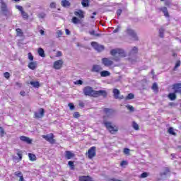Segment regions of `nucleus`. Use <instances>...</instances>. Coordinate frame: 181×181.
I'll return each mask as SVG.
<instances>
[{"mask_svg":"<svg viewBox=\"0 0 181 181\" xmlns=\"http://www.w3.org/2000/svg\"><path fill=\"white\" fill-rule=\"evenodd\" d=\"M79 181H91V177L88 175H81L78 177Z\"/></svg>","mask_w":181,"mask_h":181,"instance_id":"22","label":"nucleus"},{"mask_svg":"<svg viewBox=\"0 0 181 181\" xmlns=\"http://www.w3.org/2000/svg\"><path fill=\"white\" fill-rule=\"evenodd\" d=\"M180 64H181L180 60H177L175 63L174 68H173V71H176V70L178 69V67H180Z\"/></svg>","mask_w":181,"mask_h":181,"instance_id":"32","label":"nucleus"},{"mask_svg":"<svg viewBox=\"0 0 181 181\" xmlns=\"http://www.w3.org/2000/svg\"><path fill=\"white\" fill-rule=\"evenodd\" d=\"M69 166H70L71 170H74V161H69L68 162Z\"/></svg>","mask_w":181,"mask_h":181,"instance_id":"40","label":"nucleus"},{"mask_svg":"<svg viewBox=\"0 0 181 181\" xmlns=\"http://www.w3.org/2000/svg\"><path fill=\"white\" fill-rule=\"evenodd\" d=\"M81 4L83 6V8H87V6L90 5V1H88V0H82Z\"/></svg>","mask_w":181,"mask_h":181,"instance_id":"31","label":"nucleus"},{"mask_svg":"<svg viewBox=\"0 0 181 181\" xmlns=\"http://www.w3.org/2000/svg\"><path fill=\"white\" fill-rule=\"evenodd\" d=\"M38 54L41 57H46V54H45V50L42 48L38 49Z\"/></svg>","mask_w":181,"mask_h":181,"instance_id":"29","label":"nucleus"},{"mask_svg":"<svg viewBox=\"0 0 181 181\" xmlns=\"http://www.w3.org/2000/svg\"><path fill=\"white\" fill-rule=\"evenodd\" d=\"M118 32H119V28H117L113 30V33H118Z\"/></svg>","mask_w":181,"mask_h":181,"instance_id":"61","label":"nucleus"},{"mask_svg":"<svg viewBox=\"0 0 181 181\" xmlns=\"http://www.w3.org/2000/svg\"><path fill=\"white\" fill-rule=\"evenodd\" d=\"M68 105L70 110H74V105L73 103H69Z\"/></svg>","mask_w":181,"mask_h":181,"instance_id":"57","label":"nucleus"},{"mask_svg":"<svg viewBox=\"0 0 181 181\" xmlns=\"http://www.w3.org/2000/svg\"><path fill=\"white\" fill-rule=\"evenodd\" d=\"M91 95L92 97H100L102 95V97H104L105 98L107 95V91L105 90H91Z\"/></svg>","mask_w":181,"mask_h":181,"instance_id":"3","label":"nucleus"},{"mask_svg":"<svg viewBox=\"0 0 181 181\" xmlns=\"http://www.w3.org/2000/svg\"><path fill=\"white\" fill-rule=\"evenodd\" d=\"M103 64L105 66V67H110L114 64V62L111 60L110 58H103L102 59Z\"/></svg>","mask_w":181,"mask_h":181,"instance_id":"9","label":"nucleus"},{"mask_svg":"<svg viewBox=\"0 0 181 181\" xmlns=\"http://www.w3.org/2000/svg\"><path fill=\"white\" fill-rule=\"evenodd\" d=\"M135 98V95L133 93H129L126 97V100H134Z\"/></svg>","mask_w":181,"mask_h":181,"instance_id":"37","label":"nucleus"},{"mask_svg":"<svg viewBox=\"0 0 181 181\" xmlns=\"http://www.w3.org/2000/svg\"><path fill=\"white\" fill-rule=\"evenodd\" d=\"M42 138L45 139L47 142L53 145L54 144H56V140L54 139V134L53 133H51L47 135H42Z\"/></svg>","mask_w":181,"mask_h":181,"instance_id":"5","label":"nucleus"},{"mask_svg":"<svg viewBox=\"0 0 181 181\" xmlns=\"http://www.w3.org/2000/svg\"><path fill=\"white\" fill-rule=\"evenodd\" d=\"M160 11H162L163 13H164V16H165V18H169V12L168 11V8L166 7H162L160 8Z\"/></svg>","mask_w":181,"mask_h":181,"instance_id":"24","label":"nucleus"},{"mask_svg":"<svg viewBox=\"0 0 181 181\" xmlns=\"http://www.w3.org/2000/svg\"><path fill=\"white\" fill-rule=\"evenodd\" d=\"M62 52H60V51H58L57 52V57H62Z\"/></svg>","mask_w":181,"mask_h":181,"instance_id":"59","label":"nucleus"},{"mask_svg":"<svg viewBox=\"0 0 181 181\" xmlns=\"http://www.w3.org/2000/svg\"><path fill=\"white\" fill-rule=\"evenodd\" d=\"M66 35H70V30L69 29L65 30Z\"/></svg>","mask_w":181,"mask_h":181,"instance_id":"64","label":"nucleus"},{"mask_svg":"<svg viewBox=\"0 0 181 181\" xmlns=\"http://www.w3.org/2000/svg\"><path fill=\"white\" fill-rule=\"evenodd\" d=\"M122 13V9L117 10V16H121Z\"/></svg>","mask_w":181,"mask_h":181,"instance_id":"56","label":"nucleus"},{"mask_svg":"<svg viewBox=\"0 0 181 181\" xmlns=\"http://www.w3.org/2000/svg\"><path fill=\"white\" fill-rule=\"evenodd\" d=\"M61 5L62 6H63L64 8H67V6H70L71 4L69 1L67 0H62L61 1Z\"/></svg>","mask_w":181,"mask_h":181,"instance_id":"25","label":"nucleus"},{"mask_svg":"<svg viewBox=\"0 0 181 181\" xmlns=\"http://www.w3.org/2000/svg\"><path fill=\"white\" fill-rule=\"evenodd\" d=\"M159 36H160V37H162V38H163L164 37V36H165V35H164V33H165V29L163 28H160L159 29Z\"/></svg>","mask_w":181,"mask_h":181,"instance_id":"33","label":"nucleus"},{"mask_svg":"<svg viewBox=\"0 0 181 181\" xmlns=\"http://www.w3.org/2000/svg\"><path fill=\"white\" fill-rule=\"evenodd\" d=\"M28 158H29L30 160H31V162H35V160H36V159H37L36 155H35L32 153H28Z\"/></svg>","mask_w":181,"mask_h":181,"instance_id":"27","label":"nucleus"},{"mask_svg":"<svg viewBox=\"0 0 181 181\" xmlns=\"http://www.w3.org/2000/svg\"><path fill=\"white\" fill-rule=\"evenodd\" d=\"M80 19H78L77 17H73L72 18V23H74L75 25H77V23H81Z\"/></svg>","mask_w":181,"mask_h":181,"instance_id":"35","label":"nucleus"},{"mask_svg":"<svg viewBox=\"0 0 181 181\" xmlns=\"http://www.w3.org/2000/svg\"><path fill=\"white\" fill-rule=\"evenodd\" d=\"M1 12L4 13V15H5V16H6V15H8V7L6 6V4L5 3H2L1 4Z\"/></svg>","mask_w":181,"mask_h":181,"instance_id":"19","label":"nucleus"},{"mask_svg":"<svg viewBox=\"0 0 181 181\" xmlns=\"http://www.w3.org/2000/svg\"><path fill=\"white\" fill-rule=\"evenodd\" d=\"M148 174L146 172H144L143 173L141 174V175L139 176L140 179H145V177H148Z\"/></svg>","mask_w":181,"mask_h":181,"instance_id":"41","label":"nucleus"},{"mask_svg":"<svg viewBox=\"0 0 181 181\" xmlns=\"http://www.w3.org/2000/svg\"><path fill=\"white\" fill-rule=\"evenodd\" d=\"M126 33H127L129 36L132 37L133 40H135V41L139 40V38L138 37V35H136V33L132 28H127Z\"/></svg>","mask_w":181,"mask_h":181,"instance_id":"4","label":"nucleus"},{"mask_svg":"<svg viewBox=\"0 0 181 181\" xmlns=\"http://www.w3.org/2000/svg\"><path fill=\"white\" fill-rule=\"evenodd\" d=\"M5 130H4V128L0 127V136L1 138L5 136Z\"/></svg>","mask_w":181,"mask_h":181,"instance_id":"44","label":"nucleus"},{"mask_svg":"<svg viewBox=\"0 0 181 181\" xmlns=\"http://www.w3.org/2000/svg\"><path fill=\"white\" fill-rule=\"evenodd\" d=\"M74 84L76 86H81L83 84V81L77 80L76 81L74 82Z\"/></svg>","mask_w":181,"mask_h":181,"instance_id":"47","label":"nucleus"},{"mask_svg":"<svg viewBox=\"0 0 181 181\" xmlns=\"http://www.w3.org/2000/svg\"><path fill=\"white\" fill-rule=\"evenodd\" d=\"M151 88L153 91H158V84L156 83H153Z\"/></svg>","mask_w":181,"mask_h":181,"instance_id":"45","label":"nucleus"},{"mask_svg":"<svg viewBox=\"0 0 181 181\" xmlns=\"http://www.w3.org/2000/svg\"><path fill=\"white\" fill-rule=\"evenodd\" d=\"M136 53H138V47H134L132 49V50H131V52H130V54H136Z\"/></svg>","mask_w":181,"mask_h":181,"instance_id":"38","label":"nucleus"},{"mask_svg":"<svg viewBox=\"0 0 181 181\" xmlns=\"http://www.w3.org/2000/svg\"><path fill=\"white\" fill-rule=\"evenodd\" d=\"M28 67L30 70H36V69H37V62H30L28 64Z\"/></svg>","mask_w":181,"mask_h":181,"instance_id":"14","label":"nucleus"},{"mask_svg":"<svg viewBox=\"0 0 181 181\" xmlns=\"http://www.w3.org/2000/svg\"><path fill=\"white\" fill-rule=\"evenodd\" d=\"M84 95L91 97V87L86 86L83 90Z\"/></svg>","mask_w":181,"mask_h":181,"instance_id":"12","label":"nucleus"},{"mask_svg":"<svg viewBox=\"0 0 181 181\" xmlns=\"http://www.w3.org/2000/svg\"><path fill=\"white\" fill-rule=\"evenodd\" d=\"M20 95H21L22 97H25V95H26V92H25L24 90H21L20 92Z\"/></svg>","mask_w":181,"mask_h":181,"instance_id":"60","label":"nucleus"},{"mask_svg":"<svg viewBox=\"0 0 181 181\" xmlns=\"http://www.w3.org/2000/svg\"><path fill=\"white\" fill-rule=\"evenodd\" d=\"M64 63V62H63V59H59V60L55 61L54 62L53 67L55 70H60V69H62L63 67Z\"/></svg>","mask_w":181,"mask_h":181,"instance_id":"7","label":"nucleus"},{"mask_svg":"<svg viewBox=\"0 0 181 181\" xmlns=\"http://www.w3.org/2000/svg\"><path fill=\"white\" fill-rule=\"evenodd\" d=\"M130 151H131V150H129V148H124V151H123L124 155H129Z\"/></svg>","mask_w":181,"mask_h":181,"instance_id":"46","label":"nucleus"},{"mask_svg":"<svg viewBox=\"0 0 181 181\" xmlns=\"http://www.w3.org/2000/svg\"><path fill=\"white\" fill-rule=\"evenodd\" d=\"M73 117L74 118H80V113L78 112H74Z\"/></svg>","mask_w":181,"mask_h":181,"instance_id":"48","label":"nucleus"},{"mask_svg":"<svg viewBox=\"0 0 181 181\" xmlns=\"http://www.w3.org/2000/svg\"><path fill=\"white\" fill-rule=\"evenodd\" d=\"M15 176L16 177H19L18 181H25V177H23V174L21 171H16L14 173Z\"/></svg>","mask_w":181,"mask_h":181,"instance_id":"17","label":"nucleus"},{"mask_svg":"<svg viewBox=\"0 0 181 181\" xmlns=\"http://www.w3.org/2000/svg\"><path fill=\"white\" fill-rule=\"evenodd\" d=\"M165 6H170V1H165Z\"/></svg>","mask_w":181,"mask_h":181,"instance_id":"62","label":"nucleus"},{"mask_svg":"<svg viewBox=\"0 0 181 181\" xmlns=\"http://www.w3.org/2000/svg\"><path fill=\"white\" fill-rule=\"evenodd\" d=\"M128 165V161L122 160L120 163V166H127Z\"/></svg>","mask_w":181,"mask_h":181,"instance_id":"51","label":"nucleus"},{"mask_svg":"<svg viewBox=\"0 0 181 181\" xmlns=\"http://www.w3.org/2000/svg\"><path fill=\"white\" fill-rule=\"evenodd\" d=\"M16 9H18L23 19H29V15L25 11H23V7L22 6H16Z\"/></svg>","mask_w":181,"mask_h":181,"instance_id":"8","label":"nucleus"},{"mask_svg":"<svg viewBox=\"0 0 181 181\" xmlns=\"http://www.w3.org/2000/svg\"><path fill=\"white\" fill-rule=\"evenodd\" d=\"M46 17V14L45 13H41L38 14V18H40L41 19H43Z\"/></svg>","mask_w":181,"mask_h":181,"instance_id":"50","label":"nucleus"},{"mask_svg":"<svg viewBox=\"0 0 181 181\" xmlns=\"http://www.w3.org/2000/svg\"><path fill=\"white\" fill-rule=\"evenodd\" d=\"M169 172H170V169L169 168L166 167L164 169V172L163 173V175H164V176H166V175H168V173H169Z\"/></svg>","mask_w":181,"mask_h":181,"instance_id":"43","label":"nucleus"},{"mask_svg":"<svg viewBox=\"0 0 181 181\" xmlns=\"http://www.w3.org/2000/svg\"><path fill=\"white\" fill-rule=\"evenodd\" d=\"M74 15H75V16H77L80 19H83V18H84V14L83 13V11H81V10H78V11H75Z\"/></svg>","mask_w":181,"mask_h":181,"instance_id":"23","label":"nucleus"},{"mask_svg":"<svg viewBox=\"0 0 181 181\" xmlns=\"http://www.w3.org/2000/svg\"><path fill=\"white\" fill-rule=\"evenodd\" d=\"M127 108L129 110V111H134L135 108L132 105H127Z\"/></svg>","mask_w":181,"mask_h":181,"instance_id":"55","label":"nucleus"},{"mask_svg":"<svg viewBox=\"0 0 181 181\" xmlns=\"http://www.w3.org/2000/svg\"><path fill=\"white\" fill-rule=\"evenodd\" d=\"M76 156V154L70 151H65V158L68 160L72 159V158H74Z\"/></svg>","mask_w":181,"mask_h":181,"instance_id":"15","label":"nucleus"},{"mask_svg":"<svg viewBox=\"0 0 181 181\" xmlns=\"http://www.w3.org/2000/svg\"><path fill=\"white\" fill-rule=\"evenodd\" d=\"M91 36L92 39H98V37H101L102 35L101 33H97L94 28L91 30Z\"/></svg>","mask_w":181,"mask_h":181,"instance_id":"16","label":"nucleus"},{"mask_svg":"<svg viewBox=\"0 0 181 181\" xmlns=\"http://www.w3.org/2000/svg\"><path fill=\"white\" fill-rule=\"evenodd\" d=\"M20 139L21 141H22V142H25L26 144H32V139H30V138L25 136H20Z\"/></svg>","mask_w":181,"mask_h":181,"instance_id":"18","label":"nucleus"},{"mask_svg":"<svg viewBox=\"0 0 181 181\" xmlns=\"http://www.w3.org/2000/svg\"><path fill=\"white\" fill-rule=\"evenodd\" d=\"M101 77H108V76H111V73L108 71H100Z\"/></svg>","mask_w":181,"mask_h":181,"instance_id":"26","label":"nucleus"},{"mask_svg":"<svg viewBox=\"0 0 181 181\" xmlns=\"http://www.w3.org/2000/svg\"><path fill=\"white\" fill-rule=\"evenodd\" d=\"M18 151V153H17V155L18 156V162H21L22 160V157H23V155H22V151H19V149H17Z\"/></svg>","mask_w":181,"mask_h":181,"instance_id":"34","label":"nucleus"},{"mask_svg":"<svg viewBox=\"0 0 181 181\" xmlns=\"http://www.w3.org/2000/svg\"><path fill=\"white\" fill-rule=\"evenodd\" d=\"M111 56H115V54H119V57H115L113 58V60L115 62H119L120 58L119 57H126L127 54H125V52L123 49H114L110 51Z\"/></svg>","mask_w":181,"mask_h":181,"instance_id":"1","label":"nucleus"},{"mask_svg":"<svg viewBox=\"0 0 181 181\" xmlns=\"http://www.w3.org/2000/svg\"><path fill=\"white\" fill-rule=\"evenodd\" d=\"M50 8H56V3L52 2L49 5Z\"/></svg>","mask_w":181,"mask_h":181,"instance_id":"58","label":"nucleus"},{"mask_svg":"<svg viewBox=\"0 0 181 181\" xmlns=\"http://www.w3.org/2000/svg\"><path fill=\"white\" fill-rule=\"evenodd\" d=\"M86 155H88V158L89 159H91V148L88 149V153H86Z\"/></svg>","mask_w":181,"mask_h":181,"instance_id":"52","label":"nucleus"},{"mask_svg":"<svg viewBox=\"0 0 181 181\" xmlns=\"http://www.w3.org/2000/svg\"><path fill=\"white\" fill-rule=\"evenodd\" d=\"M176 94H178L177 93H170L168 95V98H169V100H170V101H175V100H176V98H177V96L176 95Z\"/></svg>","mask_w":181,"mask_h":181,"instance_id":"20","label":"nucleus"},{"mask_svg":"<svg viewBox=\"0 0 181 181\" xmlns=\"http://www.w3.org/2000/svg\"><path fill=\"white\" fill-rule=\"evenodd\" d=\"M57 34L58 35V37H61L63 35V32L61 30H59L57 32Z\"/></svg>","mask_w":181,"mask_h":181,"instance_id":"54","label":"nucleus"},{"mask_svg":"<svg viewBox=\"0 0 181 181\" xmlns=\"http://www.w3.org/2000/svg\"><path fill=\"white\" fill-rule=\"evenodd\" d=\"M91 46L96 50L97 52H103L104 50V45H101L100 44H98L95 42H91Z\"/></svg>","mask_w":181,"mask_h":181,"instance_id":"6","label":"nucleus"},{"mask_svg":"<svg viewBox=\"0 0 181 181\" xmlns=\"http://www.w3.org/2000/svg\"><path fill=\"white\" fill-rule=\"evenodd\" d=\"M119 94H121L119 90L117 88L113 89V95L116 100H122L124 98V96L119 97Z\"/></svg>","mask_w":181,"mask_h":181,"instance_id":"11","label":"nucleus"},{"mask_svg":"<svg viewBox=\"0 0 181 181\" xmlns=\"http://www.w3.org/2000/svg\"><path fill=\"white\" fill-rule=\"evenodd\" d=\"M103 112H105V114L107 115V117H110V115H112V114L115 112V110L110 108H105L103 110Z\"/></svg>","mask_w":181,"mask_h":181,"instance_id":"21","label":"nucleus"},{"mask_svg":"<svg viewBox=\"0 0 181 181\" xmlns=\"http://www.w3.org/2000/svg\"><path fill=\"white\" fill-rule=\"evenodd\" d=\"M28 59L30 60V62H33V55H32L31 52L28 53Z\"/></svg>","mask_w":181,"mask_h":181,"instance_id":"53","label":"nucleus"},{"mask_svg":"<svg viewBox=\"0 0 181 181\" xmlns=\"http://www.w3.org/2000/svg\"><path fill=\"white\" fill-rule=\"evenodd\" d=\"M30 84L33 86V87H34L35 88H39V87H40V83H39V81H36V82L30 81Z\"/></svg>","mask_w":181,"mask_h":181,"instance_id":"28","label":"nucleus"},{"mask_svg":"<svg viewBox=\"0 0 181 181\" xmlns=\"http://www.w3.org/2000/svg\"><path fill=\"white\" fill-rule=\"evenodd\" d=\"M79 107H84V103L80 102L79 103Z\"/></svg>","mask_w":181,"mask_h":181,"instance_id":"63","label":"nucleus"},{"mask_svg":"<svg viewBox=\"0 0 181 181\" xmlns=\"http://www.w3.org/2000/svg\"><path fill=\"white\" fill-rule=\"evenodd\" d=\"M103 71V67H101V66L100 65H93L92 67V71L93 73H101V71Z\"/></svg>","mask_w":181,"mask_h":181,"instance_id":"13","label":"nucleus"},{"mask_svg":"<svg viewBox=\"0 0 181 181\" xmlns=\"http://www.w3.org/2000/svg\"><path fill=\"white\" fill-rule=\"evenodd\" d=\"M132 127L134 128V129H135V131H139V125L137 124L136 122H132Z\"/></svg>","mask_w":181,"mask_h":181,"instance_id":"36","label":"nucleus"},{"mask_svg":"<svg viewBox=\"0 0 181 181\" xmlns=\"http://www.w3.org/2000/svg\"><path fill=\"white\" fill-rule=\"evenodd\" d=\"M106 129L110 132V134H112V135H115L118 132V127L117 125L112 124L110 122H103Z\"/></svg>","mask_w":181,"mask_h":181,"instance_id":"2","label":"nucleus"},{"mask_svg":"<svg viewBox=\"0 0 181 181\" xmlns=\"http://www.w3.org/2000/svg\"><path fill=\"white\" fill-rule=\"evenodd\" d=\"M4 76L5 78L8 80V78L11 77V74H9V72H5L4 74Z\"/></svg>","mask_w":181,"mask_h":181,"instance_id":"49","label":"nucleus"},{"mask_svg":"<svg viewBox=\"0 0 181 181\" xmlns=\"http://www.w3.org/2000/svg\"><path fill=\"white\" fill-rule=\"evenodd\" d=\"M168 132L170 133V135H176V133H175V131L173 130V127H170Z\"/></svg>","mask_w":181,"mask_h":181,"instance_id":"42","label":"nucleus"},{"mask_svg":"<svg viewBox=\"0 0 181 181\" xmlns=\"http://www.w3.org/2000/svg\"><path fill=\"white\" fill-rule=\"evenodd\" d=\"M16 32L17 33V36H19V37H23V32L22 31V29L21 28H17L16 30Z\"/></svg>","mask_w":181,"mask_h":181,"instance_id":"30","label":"nucleus"},{"mask_svg":"<svg viewBox=\"0 0 181 181\" xmlns=\"http://www.w3.org/2000/svg\"><path fill=\"white\" fill-rule=\"evenodd\" d=\"M39 112H35L34 113L35 118L39 119V118H43V117H45V109L40 108Z\"/></svg>","mask_w":181,"mask_h":181,"instance_id":"10","label":"nucleus"},{"mask_svg":"<svg viewBox=\"0 0 181 181\" xmlns=\"http://www.w3.org/2000/svg\"><path fill=\"white\" fill-rule=\"evenodd\" d=\"M95 146L91 147V158H94L95 156Z\"/></svg>","mask_w":181,"mask_h":181,"instance_id":"39","label":"nucleus"}]
</instances>
